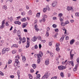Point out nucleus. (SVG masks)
I'll return each instance as SVG.
<instances>
[{
	"instance_id": "f257e3e1",
	"label": "nucleus",
	"mask_w": 79,
	"mask_h": 79,
	"mask_svg": "<svg viewBox=\"0 0 79 79\" xmlns=\"http://www.w3.org/2000/svg\"><path fill=\"white\" fill-rule=\"evenodd\" d=\"M37 55L38 59H37V63L38 64L40 63V60H42L41 58L42 56H43V53L42 52L40 51L39 52V54H35V56Z\"/></svg>"
},
{
	"instance_id": "f03ea898",
	"label": "nucleus",
	"mask_w": 79,
	"mask_h": 79,
	"mask_svg": "<svg viewBox=\"0 0 79 79\" xmlns=\"http://www.w3.org/2000/svg\"><path fill=\"white\" fill-rule=\"evenodd\" d=\"M66 66L63 65H60L58 66V69L60 71L63 70V69H66Z\"/></svg>"
},
{
	"instance_id": "7ed1b4c3",
	"label": "nucleus",
	"mask_w": 79,
	"mask_h": 79,
	"mask_svg": "<svg viewBox=\"0 0 79 79\" xmlns=\"http://www.w3.org/2000/svg\"><path fill=\"white\" fill-rule=\"evenodd\" d=\"M27 45L26 46V48H28V47H29V45H30V42H29V41H30V39H29V38H27Z\"/></svg>"
},
{
	"instance_id": "20e7f679",
	"label": "nucleus",
	"mask_w": 79,
	"mask_h": 79,
	"mask_svg": "<svg viewBox=\"0 0 79 79\" xmlns=\"http://www.w3.org/2000/svg\"><path fill=\"white\" fill-rule=\"evenodd\" d=\"M49 76V75H48V73H46L44 74V75L42 77L41 79H45V78L47 79Z\"/></svg>"
},
{
	"instance_id": "39448f33",
	"label": "nucleus",
	"mask_w": 79,
	"mask_h": 79,
	"mask_svg": "<svg viewBox=\"0 0 79 79\" xmlns=\"http://www.w3.org/2000/svg\"><path fill=\"white\" fill-rule=\"evenodd\" d=\"M19 64H20V63H19V61L15 60V63L14 64L15 66H16L17 65H19Z\"/></svg>"
},
{
	"instance_id": "423d86ee",
	"label": "nucleus",
	"mask_w": 79,
	"mask_h": 79,
	"mask_svg": "<svg viewBox=\"0 0 79 79\" xmlns=\"http://www.w3.org/2000/svg\"><path fill=\"white\" fill-rule=\"evenodd\" d=\"M5 27V20H3L2 21V26H1L0 28L3 29Z\"/></svg>"
},
{
	"instance_id": "0eeeda50",
	"label": "nucleus",
	"mask_w": 79,
	"mask_h": 79,
	"mask_svg": "<svg viewBox=\"0 0 79 79\" xmlns=\"http://www.w3.org/2000/svg\"><path fill=\"white\" fill-rule=\"evenodd\" d=\"M68 64H71L72 66H74V63L73 61H68L67 62Z\"/></svg>"
},
{
	"instance_id": "6e6552de",
	"label": "nucleus",
	"mask_w": 79,
	"mask_h": 79,
	"mask_svg": "<svg viewBox=\"0 0 79 79\" xmlns=\"http://www.w3.org/2000/svg\"><path fill=\"white\" fill-rule=\"evenodd\" d=\"M32 41L33 42H35L37 40V37L34 36L33 38L31 39Z\"/></svg>"
},
{
	"instance_id": "1a4fd4ad",
	"label": "nucleus",
	"mask_w": 79,
	"mask_h": 79,
	"mask_svg": "<svg viewBox=\"0 0 79 79\" xmlns=\"http://www.w3.org/2000/svg\"><path fill=\"white\" fill-rule=\"evenodd\" d=\"M74 42H75V40L74 39H72L70 41V45H73L74 43Z\"/></svg>"
},
{
	"instance_id": "9d476101",
	"label": "nucleus",
	"mask_w": 79,
	"mask_h": 79,
	"mask_svg": "<svg viewBox=\"0 0 79 79\" xmlns=\"http://www.w3.org/2000/svg\"><path fill=\"white\" fill-rule=\"evenodd\" d=\"M19 59V55H17L15 57V61H18V60Z\"/></svg>"
},
{
	"instance_id": "9b49d317",
	"label": "nucleus",
	"mask_w": 79,
	"mask_h": 79,
	"mask_svg": "<svg viewBox=\"0 0 79 79\" xmlns=\"http://www.w3.org/2000/svg\"><path fill=\"white\" fill-rule=\"evenodd\" d=\"M56 1H54L53 2L52 4V6L54 7V6H55L56 5Z\"/></svg>"
},
{
	"instance_id": "f8f14e48",
	"label": "nucleus",
	"mask_w": 79,
	"mask_h": 79,
	"mask_svg": "<svg viewBox=\"0 0 79 79\" xmlns=\"http://www.w3.org/2000/svg\"><path fill=\"white\" fill-rule=\"evenodd\" d=\"M27 24H28V23L27 22H26V23H23V25L22 27H23V28L27 26Z\"/></svg>"
},
{
	"instance_id": "ddd939ff",
	"label": "nucleus",
	"mask_w": 79,
	"mask_h": 79,
	"mask_svg": "<svg viewBox=\"0 0 79 79\" xmlns=\"http://www.w3.org/2000/svg\"><path fill=\"white\" fill-rule=\"evenodd\" d=\"M67 10L68 11H70L71 10H73V7L71 6H68L67 7Z\"/></svg>"
},
{
	"instance_id": "4468645a",
	"label": "nucleus",
	"mask_w": 79,
	"mask_h": 79,
	"mask_svg": "<svg viewBox=\"0 0 79 79\" xmlns=\"http://www.w3.org/2000/svg\"><path fill=\"white\" fill-rule=\"evenodd\" d=\"M22 61L24 63H25V62H26V57H25V56H22Z\"/></svg>"
},
{
	"instance_id": "2eb2a0df",
	"label": "nucleus",
	"mask_w": 79,
	"mask_h": 79,
	"mask_svg": "<svg viewBox=\"0 0 79 79\" xmlns=\"http://www.w3.org/2000/svg\"><path fill=\"white\" fill-rule=\"evenodd\" d=\"M22 43H24L26 41V39L25 38H23L22 39Z\"/></svg>"
},
{
	"instance_id": "dca6fc26",
	"label": "nucleus",
	"mask_w": 79,
	"mask_h": 79,
	"mask_svg": "<svg viewBox=\"0 0 79 79\" xmlns=\"http://www.w3.org/2000/svg\"><path fill=\"white\" fill-rule=\"evenodd\" d=\"M64 19L63 17V18H59V20L60 21V23L63 22V21H64Z\"/></svg>"
},
{
	"instance_id": "f3484780",
	"label": "nucleus",
	"mask_w": 79,
	"mask_h": 79,
	"mask_svg": "<svg viewBox=\"0 0 79 79\" xmlns=\"http://www.w3.org/2000/svg\"><path fill=\"white\" fill-rule=\"evenodd\" d=\"M31 66L33 68V69H35L36 67H37V65L35 64H32Z\"/></svg>"
},
{
	"instance_id": "a211bd4d",
	"label": "nucleus",
	"mask_w": 79,
	"mask_h": 79,
	"mask_svg": "<svg viewBox=\"0 0 79 79\" xmlns=\"http://www.w3.org/2000/svg\"><path fill=\"white\" fill-rule=\"evenodd\" d=\"M45 63L46 65H48L49 64V60H46L45 61Z\"/></svg>"
},
{
	"instance_id": "6ab92c4d",
	"label": "nucleus",
	"mask_w": 79,
	"mask_h": 79,
	"mask_svg": "<svg viewBox=\"0 0 79 79\" xmlns=\"http://www.w3.org/2000/svg\"><path fill=\"white\" fill-rule=\"evenodd\" d=\"M14 23L15 24H18L19 25H20V24H21V22L19 21L15 22Z\"/></svg>"
},
{
	"instance_id": "aec40b11",
	"label": "nucleus",
	"mask_w": 79,
	"mask_h": 79,
	"mask_svg": "<svg viewBox=\"0 0 79 79\" xmlns=\"http://www.w3.org/2000/svg\"><path fill=\"white\" fill-rule=\"evenodd\" d=\"M5 52H6V49H5V48H4L3 49L2 51V54H5Z\"/></svg>"
},
{
	"instance_id": "412c9836",
	"label": "nucleus",
	"mask_w": 79,
	"mask_h": 79,
	"mask_svg": "<svg viewBox=\"0 0 79 79\" xmlns=\"http://www.w3.org/2000/svg\"><path fill=\"white\" fill-rule=\"evenodd\" d=\"M61 26L64 27L65 26H66V24L65 23H64L63 22H62L61 23Z\"/></svg>"
},
{
	"instance_id": "4be33fe9",
	"label": "nucleus",
	"mask_w": 79,
	"mask_h": 79,
	"mask_svg": "<svg viewBox=\"0 0 79 79\" xmlns=\"http://www.w3.org/2000/svg\"><path fill=\"white\" fill-rule=\"evenodd\" d=\"M12 47H15V48H18V45L16 44H14L13 45H12Z\"/></svg>"
},
{
	"instance_id": "5701e85b",
	"label": "nucleus",
	"mask_w": 79,
	"mask_h": 79,
	"mask_svg": "<svg viewBox=\"0 0 79 79\" xmlns=\"http://www.w3.org/2000/svg\"><path fill=\"white\" fill-rule=\"evenodd\" d=\"M62 16H63V14L61 13L59 14L58 17L59 18H61Z\"/></svg>"
},
{
	"instance_id": "b1692460",
	"label": "nucleus",
	"mask_w": 79,
	"mask_h": 79,
	"mask_svg": "<svg viewBox=\"0 0 79 79\" xmlns=\"http://www.w3.org/2000/svg\"><path fill=\"white\" fill-rule=\"evenodd\" d=\"M28 14V15H32V11L31 10H29L27 13Z\"/></svg>"
},
{
	"instance_id": "393cba45",
	"label": "nucleus",
	"mask_w": 79,
	"mask_h": 79,
	"mask_svg": "<svg viewBox=\"0 0 79 79\" xmlns=\"http://www.w3.org/2000/svg\"><path fill=\"white\" fill-rule=\"evenodd\" d=\"M60 76L62 77H64V73H63L61 72L60 73Z\"/></svg>"
},
{
	"instance_id": "a878e982",
	"label": "nucleus",
	"mask_w": 79,
	"mask_h": 79,
	"mask_svg": "<svg viewBox=\"0 0 79 79\" xmlns=\"http://www.w3.org/2000/svg\"><path fill=\"white\" fill-rule=\"evenodd\" d=\"M63 40H64V37L62 36L60 38V41L61 42H63Z\"/></svg>"
},
{
	"instance_id": "bb28decb",
	"label": "nucleus",
	"mask_w": 79,
	"mask_h": 79,
	"mask_svg": "<svg viewBox=\"0 0 79 79\" xmlns=\"http://www.w3.org/2000/svg\"><path fill=\"white\" fill-rule=\"evenodd\" d=\"M29 79H33V77H32V75H31V74H29Z\"/></svg>"
},
{
	"instance_id": "cd10ccee",
	"label": "nucleus",
	"mask_w": 79,
	"mask_h": 79,
	"mask_svg": "<svg viewBox=\"0 0 79 79\" xmlns=\"http://www.w3.org/2000/svg\"><path fill=\"white\" fill-rule=\"evenodd\" d=\"M3 9H5V10H7V7L6 6H4L2 7Z\"/></svg>"
},
{
	"instance_id": "c85d7f7f",
	"label": "nucleus",
	"mask_w": 79,
	"mask_h": 79,
	"mask_svg": "<svg viewBox=\"0 0 79 79\" xmlns=\"http://www.w3.org/2000/svg\"><path fill=\"white\" fill-rule=\"evenodd\" d=\"M49 32V31H47L46 34L45 35V36H46V37H48L49 36V33H48Z\"/></svg>"
},
{
	"instance_id": "c756f323",
	"label": "nucleus",
	"mask_w": 79,
	"mask_h": 79,
	"mask_svg": "<svg viewBox=\"0 0 79 79\" xmlns=\"http://www.w3.org/2000/svg\"><path fill=\"white\" fill-rule=\"evenodd\" d=\"M56 51L57 52H60V48H59V47H56Z\"/></svg>"
},
{
	"instance_id": "7c9ffc66",
	"label": "nucleus",
	"mask_w": 79,
	"mask_h": 79,
	"mask_svg": "<svg viewBox=\"0 0 79 79\" xmlns=\"http://www.w3.org/2000/svg\"><path fill=\"white\" fill-rule=\"evenodd\" d=\"M21 20L22 22L26 21V19L25 18H22V19H21Z\"/></svg>"
},
{
	"instance_id": "2f4dec72",
	"label": "nucleus",
	"mask_w": 79,
	"mask_h": 79,
	"mask_svg": "<svg viewBox=\"0 0 79 79\" xmlns=\"http://www.w3.org/2000/svg\"><path fill=\"white\" fill-rule=\"evenodd\" d=\"M50 54L51 57H53V56H54V54H53V53H52V52H50Z\"/></svg>"
},
{
	"instance_id": "473e14b6",
	"label": "nucleus",
	"mask_w": 79,
	"mask_h": 79,
	"mask_svg": "<svg viewBox=\"0 0 79 79\" xmlns=\"http://www.w3.org/2000/svg\"><path fill=\"white\" fill-rule=\"evenodd\" d=\"M17 75L18 76V77H19V74H20V71L18 70L17 72Z\"/></svg>"
},
{
	"instance_id": "72a5a7b5",
	"label": "nucleus",
	"mask_w": 79,
	"mask_h": 79,
	"mask_svg": "<svg viewBox=\"0 0 79 79\" xmlns=\"http://www.w3.org/2000/svg\"><path fill=\"white\" fill-rule=\"evenodd\" d=\"M42 16L44 18H47V15H43Z\"/></svg>"
},
{
	"instance_id": "f704fd0d",
	"label": "nucleus",
	"mask_w": 79,
	"mask_h": 79,
	"mask_svg": "<svg viewBox=\"0 0 79 79\" xmlns=\"http://www.w3.org/2000/svg\"><path fill=\"white\" fill-rule=\"evenodd\" d=\"M62 30H63V31H65L64 32V34H66V29H65V28L63 27L62 28Z\"/></svg>"
},
{
	"instance_id": "c9c22d12",
	"label": "nucleus",
	"mask_w": 79,
	"mask_h": 79,
	"mask_svg": "<svg viewBox=\"0 0 79 79\" xmlns=\"http://www.w3.org/2000/svg\"><path fill=\"white\" fill-rule=\"evenodd\" d=\"M70 58L71 59H73V58L74 54H70Z\"/></svg>"
},
{
	"instance_id": "e433bc0d",
	"label": "nucleus",
	"mask_w": 79,
	"mask_h": 79,
	"mask_svg": "<svg viewBox=\"0 0 79 79\" xmlns=\"http://www.w3.org/2000/svg\"><path fill=\"white\" fill-rule=\"evenodd\" d=\"M40 13H38L37 14L36 17H37V18H39V17H40Z\"/></svg>"
},
{
	"instance_id": "4c0bfd02",
	"label": "nucleus",
	"mask_w": 79,
	"mask_h": 79,
	"mask_svg": "<svg viewBox=\"0 0 79 79\" xmlns=\"http://www.w3.org/2000/svg\"><path fill=\"white\" fill-rule=\"evenodd\" d=\"M60 46V44L59 43H56V47H59Z\"/></svg>"
},
{
	"instance_id": "58836bf2",
	"label": "nucleus",
	"mask_w": 79,
	"mask_h": 79,
	"mask_svg": "<svg viewBox=\"0 0 79 79\" xmlns=\"http://www.w3.org/2000/svg\"><path fill=\"white\" fill-rule=\"evenodd\" d=\"M65 23L66 25V24H69V21L68 20H66L65 22Z\"/></svg>"
},
{
	"instance_id": "ea45409f",
	"label": "nucleus",
	"mask_w": 79,
	"mask_h": 79,
	"mask_svg": "<svg viewBox=\"0 0 79 79\" xmlns=\"http://www.w3.org/2000/svg\"><path fill=\"white\" fill-rule=\"evenodd\" d=\"M17 35L19 37V40H21V35H20V34Z\"/></svg>"
},
{
	"instance_id": "a19ab883",
	"label": "nucleus",
	"mask_w": 79,
	"mask_h": 79,
	"mask_svg": "<svg viewBox=\"0 0 79 79\" xmlns=\"http://www.w3.org/2000/svg\"><path fill=\"white\" fill-rule=\"evenodd\" d=\"M47 9L46 8H44L43 10V12H46V11H47Z\"/></svg>"
},
{
	"instance_id": "79ce46f5",
	"label": "nucleus",
	"mask_w": 79,
	"mask_h": 79,
	"mask_svg": "<svg viewBox=\"0 0 79 79\" xmlns=\"http://www.w3.org/2000/svg\"><path fill=\"white\" fill-rule=\"evenodd\" d=\"M16 50H14L12 51V53L13 54H15V53H16Z\"/></svg>"
},
{
	"instance_id": "37998d69",
	"label": "nucleus",
	"mask_w": 79,
	"mask_h": 79,
	"mask_svg": "<svg viewBox=\"0 0 79 79\" xmlns=\"http://www.w3.org/2000/svg\"><path fill=\"white\" fill-rule=\"evenodd\" d=\"M0 75H1V76H4V74L2 71H0Z\"/></svg>"
},
{
	"instance_id": "c03bdc74",
	"label": "nucleus",
	"mask_w": 79,
	"mask_h": 79,
	"mask_svg": "<svg viewBox=\"0 0 79 79\" xmlns=\"http://www.w3.org/2000/svg\"><path fill=\"white\" fill-rule=\"evenodd\" d=\"M34 70L33 69H30V72L31 73H34Z\"/></svg>"
},
{
	"instance_id": "a18cd8bd",
	"label": "nucleus",
	"mask_w": 79,
	"mask_h": 79,
	"mask_svg": "<svg viewBox=\"0 0 79 79\" xmlns=\"http://www.w3.org/2000/svg\"><path fill=\"white\" fill-rule=\"evenodd\" d=\"M57 78V77L56 76H54L53 77H52L51 78V79H56V78Z\"/></svg>"
},
{
	"instance_id": "49530a36",
	"label": "nucleus",
	"mask_w": 79,
	"mask_h": 79,
	"mask_svg": "<svg viewBox=\"0 0 79 79\" xmlns=\"http://www.w3.org/2000/svg\"><path fill=\"white\" fill-rule=\"evenodd\" d=\"M14 76L13 75H10V77L11 79H13V78H14Z\"/></svg>"
},
{
	"instance_id": "de8ad7c7",
	"label": "nucleus",
	"mask_w": 79,
	"mask_h": 79,
	"mask_svg": "<svg viewBox=\"0 0 79 79\" xmlns=\"http://www.w3.org/2000/svg\"><path fill=\"white\" fill-rule=\"evenodd\" d=\"M73 70L74 71H77V68L76 67H75L73 69Z\"/></svg>"
},
{
	"instance_id": "09e8293b",
	"label": "nucleus",
	"mask_w": 79,
	"mask_h": 79,
	"mask_svg": "<svg viewBox=\"0 0 79 79\" xmlns=\"http://www.w3.org/2000/svg\"><path fill=\"white\" fill-rule=\"evenodd\" d=\"M36 76L37 78H39L40 77V74H38Z\"/></svg>"
},
{
	"instance_id": "8fccbe9b",
	"label": "nucleus",
	"mask_w": 79,
	"mask_h": 79,
	"mask_svg": "<svg viewBox=\"0 0 79 79\" xmlns=\"http://www.w3.org/2000/svg\"><path fill=\"white\" fill-rule=\"evenodd\" d=\"M42 21H43V22H45V18H43L42 19Z\"/></svg>"
},
{
	"instance_id": "3c124183",
	"label": "nucleus",
	"mask_w": 79,
	"mask_h": 79,
	"mask_svg": "<svg viewBox=\"0 0 79 79\" xmlns=\"http://www.w3.org/2000/svg\"><path fill=\"white\" fill-rule=\"evenodd\" d=\"M21 15H22V16H24L25 15V13H24V12H22L21 13Z\"/></svg>"
},
{
	"instance_id": "603ef678",
	"label": "nucleus",
	"mask_w": 79,
	"mask_h": 79,
	"mask_svg": "<svg viewBox=\"0 0 79 79\" xmlns=\"http://www.w3.org/2000/svg\"><path fill=\"white\" fill-rule=\"evenodd\" d=\"M21 34V32H20V31H17V35L18 34Z\"/></svg>"
},
{
	"instance_id": "864d4df0",
	"label": "nucleus",
	"mask_w": 79,
	"mask_h": 79,
	"mask_svg": "<svg viewBox=\"0 0 79 79\" xmlns=\"http://www.w3.org/2000/svg\"><path fill=\"white\" fill-rule=\"evenodd\" d=\"M55 32H58V28H57L56 29H55Z\"/></svg>"
},
{
	"instance_id": "5fc2aeb1",
	"label": "nucleus",
	"mask_w": 79,
	"mask_h": 79,
	"mask_svg": "<svg viewBox=\"0 0 79 79\" xmlns=\"http://www.w3.org/2000/svg\"><path fill=\"white\" fill-rule=\"evenodd\" d=\"M50 27H48L47 28V31H50Z\"/></svg>"
},
{
	"instance_id": "6e6d98bb",
	"label": "nucleus",
	"mask_w": 79,
	"mask_h": 79,
	"mask_svg": "<svg viewBox=\"0 0 79 79\" xmlns=\"http://www.w3.org/2000/svg\"><path fill=\"white\" fill-rule=\"evenodd\" d=\"M13 32L14 34H16V32H17V30H16L15 29L14 30Z\"/></svg>"
},
{
	"instance_id": "4d7b16f0",
	"label": "nucleus",
	"mask_w": 79,
	"mask_h": 79,
	"mask_svg": "<svg viewBox=\"0 0 79 79\" xmlns=\"http://www.w3.org/2000/svg\"><path fill=\"white\" fill-rule=\"evenodd\" d=\"M23 31L24 32H27V30L26 29H24L23 30Z\"/></svg>"
},
{
	"instance_id": "13d9d810",
	"label": "nucleus",
	"mask_w": 79,
	"mask_h": 79,
	"mask_svg": "<svg viewBox=\"0 0 79 79\" xmlns=\"http://www.w3.org/2000/svg\"><path fill=\"white\" fill-rule=\"evenodd\" d=\"M35 31H36V32H38L39 31V28H35Z\"/></svg>"
},
{
	"instance_id": "bf43d9fd",
	"label": "nucleus",
	"mask_w": 79,
	"mask_h": 79,
	"mask_svg": "<svg viewBox=\"0 0 79 79\" xmlns=\"http://www.w3.org/2000/svg\"><path fill=\"white\" fill-rule=\"evenodd\" d=\"M77 61L79 64V58H77Z\"/></svg>"
},
{
	"instance_id": "052dcab7",
	"label": "nucleus",
	"mask_w": 79,
	"mask_h": 79,
	"mask_svg": "<svg viewBox=\"0 0 79 79\" xmlns=\"http://www.w3.org/2000/svg\"><path fill=\"white\" fill-rule=\"evenodd\" d=\"M5 49H6V51L7 52H8V51L10 50V49L9 48H5Z\"/></svg>"
},
{
	"instance_id": "680f3d73",
	"label": "nucleus",
	"mask_w": 79,
	"mask_h": 79,
	"mask_svg": "<svg viewBox=\"0 0 79 79\" xmlns=\"http://www.w3.org/2000/svg\"><path fill=\"white\" fill-rule=\"evenodd\" d=\"M52 27H56V25L55 24H53L52 25Z\"/></svg>"
},
{
	"instance_id": "e2e57ef3",
	"label": "nucleus",
	"mask_w": 79,
	"mask_h": 79,
	"mask_svg": "<svg viewBox=\"0 0 79 79\" xmlns=\"http://www.w3.org/2000/svg\"><path fill=\"white\" fill-rule=\"evenodd\" d=\"M35 49H37V48H38V47L37 46V45H35Z\"/></svg>"
},
{
	"instance_id": "0e129e2a",
	"label": "nucleus",
	"mask_w": 79,
	"mask_h": 79,
	"mask_svg": "<svg viewBox=\"0 0 79 79\" xmlns=\"http://www.w3.org/2000/svg\"><path fill=\"white\" fill-rule=\"evenodd\" d=\"M79 42L77 41L76 43V45H79Z\"/></svg>"
},
{
	"instance_id": "69168bd1",
	"label": "nucleus",
	"mask_w": 79,
	"mask_h": 79,
	"mask_svg": "<svg viewBox=\"0 0 79 79\" xmlns=\"http://www.w3.org/2000/svg\"><path fill=\"white\" fill-rule=\"evenodd\" d=\"M41 47H42V45H41V44H39V48L40 49L41 48Z\"/></svg>"
},
{
	"instance_id": "338daca9",
	"label": "nucleus",
	"mask_w": 79,
	"mask_h": 79,
	"mask_svg": "<svg viewBox=\"0 0 79 79\" xmlns=\"http://www.w3.org/2000/svg\"><path fill=\"white\" fill-rule=\"evenodd\" d=\"M66 40H68L69 39V37L67 36L65 38Z\"/></svg>"
},
{
	"instance_id": "774afa93",
	"label": "nucleus",
	"mask_w": 79,
	"mask_h": 79,
	"mask_svg": "<svg viewBox=\"0 0 79 79\" xmlns=\"http://www.w3.org/2000/svg\"><path fill=\"white\" fill-rule=\"evenodd\" d=\"M74 20H70V23H74Z\"/></svg>"
}]
</instances>
